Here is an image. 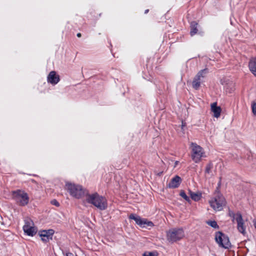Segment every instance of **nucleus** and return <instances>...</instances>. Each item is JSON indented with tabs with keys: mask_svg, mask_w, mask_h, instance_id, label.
<instances>
[{
	"mask_svg": "<svg viewBox=\"0 0 256 256\" xmlns=\"http://www.w3.org/2000/svg\"><path fill=\"white\" fill-rule=\"evenodd\" d=\"M86 200L88 204H93L98 209L105 210L108 206L107 201L106 198L98 194L97 192L92 194H86Z\"/></svg>",
	"mask_w": 256,
	"mask_h": 256,
	"instance_id": "nucleus-1",
	"label": "nucleus"
},
{
	"mask_svg": "<svg viewBox=\"0 0 256 256\" xmlns=\"http://www.w3.org/2000/svg\"><path fill=\"white\" fill-rule=\"evenodd\" d=\"M184 236V232L182 228H172L166 232V239L170 243L181 240Z\"/></svg>",
	"mask_w": 256,
	"mask_h": 256,
	"instance_id": "nucleus-2",
	"label": "nucleus"
},
{
	"mask_svg": "<svg viewBox=\"0 0 256 256\" xmlns=\"http://www.w3.org/2000/svg\"><path fill=\"white\" fill-rule=\"evenodd\" d=\"M225 202L224 198L220 192H216L214 196L209 201V204L214 210L220 211L223 209Z\"/></svg>",
	"mask_w": 256,
	"mask_h": 256,
	"instance_id": "nucleus-3",
	"label": "nucleus"
},
{
	"mask_svg": "<svg viewBox=\"0 0 256 256\" xmlns=\"http://www.w3.org/2000/svg\"><path fill=\"white\" fill-rule=\"evenodd\" d=\"M12 196L16 203L20 206H25L29 202L28 194L24 190H18L12 192Z\"/></svg>",
	"mask_w": 256,
	"mask_h": 256,
	"instance_id": "nucleus-4",
	"label": "nucleus"
},
{
	"mask_svg": "<svg viewBox=\"0 0 256 256\" xmlns=\"http://www.w3.org/2000/svg\"><path fill=\"white\" fill-rule=\"evenodd\" d=\"M190 148L192 159L195 163H198L202 157H205L204 149L194 142L191 143Z\"/></svg>",
	"mask_w": 256,
	"mask_h": 256,
	"instance_id": "nucleus-5",
	"label": "nucleus"
},
{
	"mask_svg": "<svg viewBox=\"0 0 256 256\" xmlns=\"http://www.w3.org/2000/svg\"><path fill=\"white\" fill-rule=\"evenodd\" d=\"M66 186L70 194L76 198H80L85 194L84 190L80 185L68 184Z\"/></svg>",
	"mask_w": 256,
	"mask_h": 256,
	"instance_id": "nucleus-6",
	"label": "nucleus"
},
{
	"mask_svg": "<svg viewBox=\"0 0 256 256\" xmlns=\"http://www.w3.org/2000/svg\"><path fill=\"white\" fill-rule=\"evenodd\" d=\"M215 240L220 247L224 248H229L231 247L228 237L221 232H218L216 233Z\"/></svg>",
	"mask_w": 256,
	"mask_h": 256,
	"instance_id": "nucleus-7",
	"label": "nucleus"
},
{
	"mask_svg": "<svg viewBox=\"0 0 256 256\" xmlns=\"http://www.w3.org/2000/svg\"><path fill=\"white\" fill-rule=\"evenodd\" d=\"M129 218L135 221L136 224L142 228H152L154 226L153 222L146 218H142L140 216L132 214L129 216Z\"/></svg>",
	"mask_w": 256,
	"mask_h": 256,
	"instance_id": "nucleus-8",
	"label": "nucleus"
},
{
	"mask_svg": "<svg viewBox=\"0 0 256 256\" xmlns=\"http://www.w3.org/2000/svg\"><path fill=\"white\" fill-rule=\"evenodd\" d=\"M208 72L207 69H204L200 70L196 76L194 78L192 85L194 88L197 90L199 88L200 83L202 82V78H204L205 76V74Z\"/></svg>",
	"mask_w": 256,
	"mask_h": 256,
	"instance_id": "nucleus-9",
	"label": "nucleus"
},
{
	"mask_svg": "<svg viewBox=\"0 0 256 256\" xmlns=\"http://www.w3.org/2000/svg\"><path fill=\"white\" fill-rule=\"evenodd\" d=\"M54 233V230L52 229L48 230H43L39 232V235L44 242H48L50 240H52V236Z\"/></svg>",
	"mask_w": 256,
	"mask_h": 256,
	"instance_id": "nucleus-10",
	"label": "nucleus"
},
{
	"mask_svg": "<svg viewBox=\"0 0 256 256\" xmlns=\"http://www.w3.org/2000/svg\"><path fill=\"white\" fill-rule=\"evenodd\" d=\"M60 80L59 75L56 74V72L51 71L47 76V82L52 85L56 84Z\"/></svg>",
	"mask_w": 256,
	"mask_h": 256,
	"instance_id": "nucleus-11",
	"label": "nucleus"
},
{
	"mask_svg": "<svg viewBox=\"0 0 256 256\" xmlns=\"http://www.w3.org/2000/svg\"><path fill=\"white\" fill-rule=\"evenodd\" d=\"M235 220L237 223V228L238 232L244 234L245 233L246 227L244 226V221L240 212H237V217Z\"/></svg>",
	"mask_w": 256,
	"mask_h": 256,
	"instance_id": "nucleus-12",
	"label": "nucleus"
},
{
	"mask_svg": "<svg viewBox=\"0 0 256 256\" xmlns=\"http://www.w3.org/2000/svg\"><path fill=\"white\" fill-rule=\"evenodd\" d=\"M182 180L178 176H174L168 183V186L169 188H175L179 186L181 184Z\"/></svg>",
	"mask_w": 256,
	"mask_h": 256,
	"instance_id": "nucleus-13",
	"label": "nucleus"
},
{
	"mask_svg": "<svg viewBox=\"0 0 256 256\" xmlns=\"http://www.w3.org/2000/svg\"><path fill=\"white\" fill-rule=\"evenodd\" d=\"M211 110L214 113V116L218 118L220 115L222 109L220 106H217L216 102H214L211 104Z\"/></svg>",
	"mask_w": 256,
	"mask_h": 256,
	"instance_id": "nucleus-14",
	"label": "nucleus"
},
{
	"mask_svg": "<svg viewBox=\"0 0 256 256\" xmlns=\"http://www.w3.org/2000/svg\"><path fill=\"white\" fill-rule=\"evenodd\" d=\"M24 232L28 236H34L37 232V228L34 226H29L28 228L26 227L25 229L23 230Z\"/></svg>",
	"mask_w": 256,
	"mask_h": 256,
	"instance_id": "nucleus-15",
	"label": "nucleus"
},
{
	"mask_svg": "<svg viewBox=\"0 0 256 256\" xmlns=\"http://www.w3.org/2000/svg\"><path fill=\"white\" fill-rule=\"evenodd\" d=\"M248 66L252 73L256 76V57L250 60Z\"/></svg>",
	"mask_w": 256,
	"mask_h": 256,
	"instance_id": "nucleus-16",
	"label": "nucleus"
},
{
	"mask_svg": "<svg viewBox=\"0 0 256 256\" xmlns=\"http://www.w3.org/2000/svg\"><path fill=\"white\" fill-rule=\"evenodd\" d=\"M189 194L191 198L195 202H198L200 200L202 197V193L200 192H194L189 190Z\"/></svg>",
	"mask_w": 256,
	"mask_h": 256,
	"instance_id": "nucleus-17",
	"label": "nucleus"
},
{
	"mask_svg": "<svg viewBox=\"0 0 256 256\" xmlns=\"http://www.w3.org/2000/svg\"><path fill=\"white\" fill-rule=\"evenodd\" d=\"M198 23L196 22H190V32H198Z\"/></svg>",
	"mask_w": 256,
	"mask_h": 256,
	"instance_id": "nucleus-18",
	"label": "nucleus"
},
{
	"mask_svg": "<svg viewBox=\"0 0 256 256\" xmlns=\"http://www.w3.org/2000/svg\"><path fill=\"white\" fill-rule=\"evenodd\" d=\"M34 226V223L32 220L30 218L24 220V224L23 226V230L26 228V227L28 228L29 226Z\"/></svg>",
	"mask_w": 256,
	"mask_h": 256,
	"instance_id": "nucleus-19",
	"label": "nucleus"
},
{
	"mask_svg": "<svg viewBox=\"0 0 256 256\" xmlns=\"http://www.w3.org/2000/svg\"><path fill=\"white\" fill-rule=\"evenodd\" d=\"M206 224L213 228H217V229H218L219 228V226L217 224L215 220L207 221Z\"/></svg>",
	"mask_w": 256,
	"mask_h": 256,
	"instance_id": "nucleus-20",
	"label": "nucleus"
},
{
	"mask_svg": "<svg viewBox=\"0 0 256 256\" xmlns=\"http://www.w3.org/2000/svg\"><path fill=\"white\" fill-rule=\"evenodd\" d=\"M180 195L186 202H190V198L186 194L184 190H182L180 192Z\"/></svg>",
	"mask_w": 256,
	"mask_h": 256,
	"instance_id": "nucleus-21",
	"label": "nucleus"
},
{
	"mask_svg": "<svg viewBox=\"0 0 256 256\" xmlns=\"http://www.w3.org/2000/svg\"><path fill=\"white\" fill-rule=\"evenodd\" d=\"M212 167L213 166L211 162L208 164L206 166L205 172L207 174H210L211 172V170L212 168Z\"/></svg>",
	"mask_w": 256,
	"mask_h": 256,
	"instance_id": "nucleus-22",
	"label": "nucleus"
},
{
	"mask_svg": "<svg viewBox=\"0 0 256 256\" xmlns=\"http://www.w3.org/2000/svg\"><path fill=\"white\" fill-rule=\"evenodd\" d=\"M229 216L232 218V221L234 222L236 220L237 217V213L235 214L234 212L230 211Z\"/></svg>",
	"mask_w": 256,
	"mask_h": 256,
	"instance_id": "nucleus-23",
	"label": "nucleus"
},
{
	"mask_svg": "<svg viewBox=\"0 0 256 256\" xmlns=\"http://www.w3.org/2000/svg\"><path fill=\"white\" fill-rule=\"evenodd\" d=\"M252 111L254 115L256 116V102H253L252 104Z\"/></svg>",
	"mask_w": 256,
	"mask_h": 256,
	"instance_id": "nucleus-24",
	"label": "nucleus"
},
{
	"mask_svg": "<svg viewBox=\"0 0 256 256\" xmlns=\"http://www.w3.org/2000/svg\"><path fill=\"white\" fill-rule=\"evenodd\" d=\"M51 204L52 205H54L57 207H58L60 206V203L56 200H52L51 201Z\"/></svg>",
	"mask_w": 256,
	"mask_h": 256,
	"instance_id": "nucleus-25",
	"label": "nucleus"
},
{
	"mask_svg": "<svg viewBox=\"0 0 256 256\" xmlns=\"http://www.w3.org/2000/svg\"><path fill=\"white\" fill-rule=\"evenodd\" d=\"M62 254L64 256H77L76 254H74L70 252H66L65 253L64 252H62Z\"/></svg>",
	"mask_w": 256,
	"mask_h": 256,
	"instance_id": "nucleus-26",
	"label": "nucleus"
},
{
	"mask_svg": "<svg viewBox=\"0 0 256 256\" xmlns=\"http://www.w3.org/2000/svg\"><path fill=\"white\" fill-rule=\"evenodd\" d=\"M143 256H156V255L152 252H146L144 254Z\"/></svg>",
	"mask_w": 256,
	"mask_h": 256,
	"instance_id": "nucleus-27",
	"label": "nucleus"
},
{
	"mask_svg": "<svg viewBox=\"0 0 256 256\" xmlns=\"http://www.w3.org/2000/svg\"><path fill=\"white\" fill-rule=\"evenodd\" d=\"M221 180H222V178H220V180H219V182H218V186L216 188V190L215 192H220L219 188H220V186H221Z\"/></svg>",
	"mask_w": 256,
	"mask_h": 256,
	"instance_id": "nucleus-28",
	"label": "nucleus"
},
{
	"mask_svg": "<svg viewBox=\"0 0 256 256\" xmlns=\"http://www.w3.org/2000/svg\"><path fill=\"white\" fill-rule=\"evenodd\" d=\"M179 163V162L176 160L175 162H174V168H176V166Z\"/></svg>",
	"mask_w": 256,
	"mask_h": 256,
	"instance_id": "nucleus-29",
	"label": "nucleus"
},
{
	"mask_svg": "<svg viewBox=\"0 0 256 256\" xmlns=\"http://www.w3.org/2000/svg\"><path fill=\"white\" fill-rule=\"evenodd\" d=\"M82 35H81V33H77V36L78 38H80L81 37Z\"/></svg>",
	"mask_w": 256,
	"mask_h": 256,
	"instance_id": "nucleus-30",
	"label": "nucleus"
},
{
	"mask_svg": "<svg viewBox=\"0 0 256 256\" xmlns=\"http://www.w3.org/2000/svg\"><path fill=\"white\" fill-rule=\"evenodd\" d=\"M149 10H145L144 11V14H147Z\"/></svg>",
	"mask_w": 256,
	"mask_h": 256,
	"instance_id": "nucleus-31",
	"label": "nucleus"
},
{
	"mask_svg": "<svg viewBox=\"0 0 256 256\" xmlns=\"http://www.w3.org/2000/svg\"><path fill=\"white\" fill-rule=\"evenodd\" d=\"M196 34V33H192V32H191V33H190V36H194V34Z\"/></svg>",
	"mask_w": 256,
	"mask_h": 256,
	"instance_id": "nucleus-32",
	"label": "nucleus"
},
{
	"mask_svg": "<svg viewBox=\"0 0 256 256\" xmlns=\"http://www.w3.org/2000/svg\"><path fill=\"white\" fill-rule=\"evenodd\" d=\"M254 226L255 228L256 229V222L254 223Z\"/></svg>",
	"mask_w": 256,
	"mask_h": 256,
	"instance_id": "nucleus-33",
	"label": "nucleus"
},
{
	"mask_svg": "<svg viewBox=\"0 0 256 256\" xmlns=\"http://www.w3.org/2000/svg\"><path fill=\"white\" fill-rule=\"evenodd\" d=\"M184 126V123L182 122V126Z\"/></svg>",
	"mask_w": 256,
	"mask_h": 256,
	"instance_id": "nucleus-34",
	"label": "nucleus"
},
{
	"mask_svg": "<svg viewBox=\"0 0 256 256\" xmlns=\"http://www.w3.org/2000/svg\"><path fill=\"white\" fill-rule=\"evenodd\" d=\"M32 182H35L36 181H35L34 180H32Z\"/></svg>",
	"mask_w": 256,
	"mask_h": 256,
	"instance_id": "nucleus-35",
	"label": "nucleus"
}]
</instances>
